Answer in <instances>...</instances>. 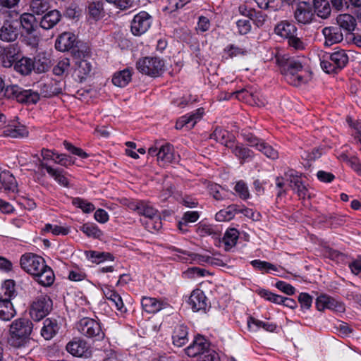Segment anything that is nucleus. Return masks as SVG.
<instances>
[{"mask_svg":"<svg viewBox=\"0 0 361 361\" xmlns=\"http://www.w3.org/2000/svg\"><path fill=\"white\" fill-rule=\"evenodd\" d=\"M21 268L32 275L35 281L44 287L50 286L55 280L52 269L49 267L43 257L28 252L23 255L20 259Z\"/></svg>","mask_w":361,"mask_h":361,"instance_id":"nucleus-1","label":"nucleus"},{"mask_svg":"<svg viewBox=\"0 0 361 361\" xmlns=\"http://www.w3.org/2000/svg\"><path fill=\"white\" fill-rule=\"evenodd\" d=\"M277 61L280 71L288 84L298 87L307 82L305 70V58L283 56Z\"/></svg>","mask_w":361,"mask_h":361,"instance_id":"nucleus-2","label":"nucleus"},{"mask_svg":"<svg viewBox=\"0 0 361 361\" xmlns=\"http://www.w3.org/2000/svg\"><path fill=\"white\" fill-rule=\"evenodd\" d=\"M32 323L24 318L14 320L10 325L8 343L18 348H27L30 343V334L32 331Z\"/></svg>","mask_w":361,"mask_h":361,"instance_id":"nucleus-3","label":"nucleus"},{"mask_svg":"<svg viewBox=\"0 0 361 361\" xmlns=\"http://www.w3.org/2000/svg\"><path fill=\"white\" fill-rule=\"evenodd\" d=\"M321 61L322 68L327 73H336L348 63V56L344 50L324 54Z\"/></svg>","mask_w":361,"mask_h":361,"instance_id":"nucleus-4","label":"nucleus"},{"mask_svg":"<svg viewBox=\"0 0 361 361\" xmlns=\"http://www.w3.org/2000/svg\"><path fill=\"white\" fill-rule=\"evenodd\" d=\"M129 207L132 210L136 211L140 215L149 219L147 224L148 229L153 228L155 231H159L161 228V221L158 211L149 202H134L130 204Z\"/></svg>","mask_w":361,"mask_h":361,"instance_id":"nucleus-5","label":"nucleus"},{"mask_svg":"<svg viewBox=\"0 0 361 361\" xmlns=\"http://www.w3.org/2000/svg\"><path fill=\"white\" fill-rule=\"evenodd\" d=\"M4 94L9 99H16L18 102L36 104L39 99V94L32 90H24L18 85L5 87Z\"/></svg>","mask_w":361,"mask_h":361,"instance_id":"nucleus-6","label":"nucleus"},{"mask_svg":"<svg viewBox=\"0 0 361 361\" xmlns=\"http://www.w3.org/2000/svg\"><path fill=\"white\" fill-rule=\"evenodd\" d=\"M53 302L49 296L41 295L37 297L29 310V314L32 320L39 322L44 319L52 310Z\"/></svg>","mask_w":361,"mask_h":361,"instance_id":"nucleus-7","label":"nucleus"},{"mask_svg":"<svg viewBox=\"0 0 361 361\" xmlns=\"http://www.w3.org/2000/svg\"><path fill=\"white\" fill-rule=\"evenodd\" d=\"M164 67V62L159 57H144L136 63V68L140 73L151 77L160 75Z\"/></svg>","mask_w":361,"mask_h":361,"instance_id":"nucleus-8","label":"nucleus"},{"mask_svg":"<svg viewBox=\"0 0 361 361\" xmlns=\"http://www.w3.org/2000/svg\"><path fill=\"white\" fill-rule=\"evenodd\" d=\"M77 329L83 336L95 338L97 341H100L105 336L100 323L89 317L81 319L77 324Z\"/></svg>","mask_w":361,"mask_h":361,"instance_id":"nucleus-9","label":"nucleus"},{"mask_svg":"<svg viewBox=\"0 0 361 361\" xmlns=\"http://www.w3.org/2000/svg\"><path fill=\"white\" fill-rule=\"evenodd\" d=\"M244 140L251 147H255L262 152L267 157L271 159L279 158V152L272 146L267 144L264 140L257 137L252 133L243 134Z\"/></svg>","mask_w":361,"mask_h":361,"instance_id":"nucleus-10","label":"nucleus"},{"mask_svg":"<svg viewBox=\"0 0 361 361\" xmlns=\"http://www.w3.org/2000/svg\"><path fill=\"white\" fill-rule=\"evenodd\" d=\"M152 23V17L146 11H140L131 21V32L135 36H140L149 29Z\"/></svg>","mask_w":361,"mask_h":361,"instance_id":"nucleus-11","label":"nucleus"},{"mask_svg":"<svg viewBox=\"0 0 361 361\" xmlns=\"http://www.w3.org/2000/svg\"><path fill=\"white\" fill-rule=\"evenodd\" d=\"M20 35L17 20H6L0 27V40L5 42H15Z\"/></svg>","mask_w":361,"mask_h":361,"instance_id":"nucleus-12","label":"nucleus"},{"mask_svg":"<svg viewBox=\"0 0 361 361\" xmlns=\"http://www.w3.org/2000/svg\"><path fill=\"white\" fill-rule=\"evenodd\" d=\"M314 17V12L309 2L300 1L294 11V18L295 20L300 24H310Z\"/></svg>","mask_w":361,"mask_h":361,"instance_id":"nucleus-13","label":"nucleus"},{"mask_svg":"<svg viewBox=\"0 0 361 361\" xmlns=\"http://www.w3.org/2000/svg\"><path fill=\"white\" fill-rule=\"evenodd\" d=\"M76 36L69 32L61 34L56 40L55 48L60 51L72 50V53L80 51L77 46Z\"/></svg>","mask_w":361,"mask_h":361,"instance_id":"nucleus-14","label":"nucleus"},{"mask_svg":"<svg viewBox=\"0 0 361 361\" xmlns=\"http://www.w3.org/2000/svg\"><path fill=\"white\" fill-rule=\"evenodd\" d=\"M86 55V51L82 50L73 52L75 66V71L77 73L80 81L85 79L92 70L91 63L85 59Z\"/></svg>","mask_w":361,"mask_h":361,"instance_id":"nucleus-15","label":"nucleus"},{"mask_svg":"<svg viewBox=\"0 0 361 361\" xmlns=\"http://www.w3.org/2000/svg\"><path fill=\"white\" fill-rule=\"evenodd\" d=\"M188 303L194 312L205 311L209 306L208 299L200 289H195L191 293Z\"/></svg>","mask_w":361,"mask_h":361,"instance_id":"nucleus-16","label":"nucleus"},{"mask_svg":"<svg viewBox=\"0 0 361 361\" xmlns=\"http://www.w3.org/2000/svg\"><path fill=\"white\" fill-rule=\"evenodd\" d=\"M210 346L209 341L202 336L195 338L192 343L185 348V353L189 357H195L206 353Z\"/></svg>","mask_w":361,"mask_h":361,"instance_id":"nucleus-17","label":"nucleus"},{"mask_svg":"<svg viewBox=\"0 0 361 361\" xmlns=\"http://www.w3.org/2000/svg\"><path fill=\"white\" fill-rule=\"evenodd\" d=\"M66 350L73 356L87 357L90 355L91 350L87 342L82 339L74 340L66 345Z\"/></svg>","mask_w":361,"mask_h":361,"instance_id":"nucleus-18","label":"nucleus"},{"mask_svg":"<svg viewBox=\"0 0 361 361\" xmlns=\"http://www.w3.org/2000/svg\"><path fill=\"white\" fill-rule=\"evenodd\" d=\"M204 111L202 109H198L195 112L186 114L181 116L176 123V128L180 130L183 128L188 130L191 129L195 126L196 123L200 120L203 115Z\"/></svg>","mask_w":361,"mask_h":361,"instance_id":"nucleus-19","label":"nucleus"},{"mask_svg":"<svg viewBox=\"0 0 361 361\" xmlns=\"http://www.w3.org/2000/svg\"><path fill=\"white\" fill-rule=\"evenodd\" d=\"M18 21L19 28L21 27L27 35H31L34 33L39 25L38 20L32 13H23L20 15Z\"/></svg>","mask_w":361,"mask_h":361,"instance_id":"nucleus-20","label":"nucleus"},{"mask_svg":"<svg viewBox=\"0 0 361 361\" xmlns=\"http://www.w3.org/2000/svg\"><path fill=\"white\" fill-rule=\"evenodd\" d=\"M62 16L61 13L56 10L48 11L40 18L39 25L44 30H50L56 26L61 20Z\"/></svg>","mask_w":361,"mask_h":361,"instance_id":"nucleus-21","label":"nucleus"},{"mask_svg":"<svg viewBox=\"0 0 361 361\" xmlns=\"http://www.w3.org/2000/svg\"><path fill=\"white\" fill-rule=\"evenodd\" d=\"M2 134L5 137L22 138L28 135V130L25 126L13 122L3 128Z\"/></svg>","mask_w":361,"mask_h":361,"instance_id":"nucleus-22","label":"nucleus"},{"mask_svg":"<svg viewBox=\"0 0 361 361\" xmlns=\"http://www.w3.org/2000/svg\"><path fill=\"white\" fill-rule=\"evenodd\" d=\"M322 33L325 37L324 45L328 47L339 43L343 39L341 27L338 26L326 27L322 30Z\"/></svg>","mask_w":361,"mask_h":361,"instance_id":"nucleus-23","label":"nucleus"},{"mask_svg":"<svg viewBox=\"0 0 361 361\" xmlns=\"http://www.w3.org/2000/svg\"><path fill=\"white\" fill-rule=\"evenodd\" d=\"M59 329L60 325L56 319L47 318L43 322L40 334L45 340H50L58 334Z\"/></svg>","mask_w":361,"mask_h":361,"instance_id":"nucleus-24","label":"nucleus"},{"mask_svg":"<svg viewBox=\"0 0 361 361\" xmlns=\"http://www.w3.org/2000/svg\"><path fill=\"white\" fill-rule=\"evenodd\" d=\"M177 252L181 253L186 257H180L181 261L188 262V260H197L201 262H207L208 264H211L212 265L216 266H222L224 264L223 262L220 259L208 257V256H202L194 253H190L185 250H182L180 249H176Z\"/></svg>","mask_w":361,"mask_h":361,"instance_id":"nucleus-25","label":"nucleus"},{"mask_svg":"<svg viewBox=\"0 0 361 361\" xmlns=\"http://www.w3.org/2000/svg\"><path fill=\"white\" fill-rule=\"evenodd\" d=\"M142 309L147 313L154 314L168 306L167 302L151 297H143L141 300Z\"/></svg>","mask_w":361,"mask_h":361,"instance_id":"nucleus-26","label":"nucleus"},{"mask_svg":"<svg viewBox=\"0 0 361 361\" xmlns=\"http://www.w3.org/2000/svg\"><path fill=\"white\" fill-rule=\"evenodd\" d=\"M316 307L319 311H322L324 309L341 310L343 305L338 304L333 298L322 294L317 297L316 300Z\"/></svg>","mask_w":361,"mask_h":361,"instance_id":"nucleus-27","label":"nucleus"},{"mask_svg":"<svg viewBox=\"0 0 361 361\" xmlns=\"http://www.w3.org/2000/svg\"><path fill=\"white\" fill-rule=\"evenodd\" d=\"M18 184L15 177L8 171L0 173V190L6 192L17 191Z\"/></svg>","mask_w":361,"mask_h":361,"instance_id":"nucleus-28","label":"nucleus"},{"mask_svg":"<svg viewBox=\"0 0 361 361\" xmlns=\"http://www.w3.org/2000/svg\"><path fill=\"white\" fill-rule=\"evenodd\" d=\"M86 13L90 18L98 20L105 15L104 4L100 1H91L87 3Z\"/></svg>","mask_w":361,"mask_h":361,"instance_id":"nucleus-29","label":"nucleus"},{"mask_svg":"<svg viewBox=\"0 0 361 361\" xmlns=\"http://www.w3.org/2000/svg\"><path fill=\"white\" fill-rule=\"evenodd\" d=\"M176 161L173 146L169 143L161 144L160 149L158 152V161L161 162L162 165H165Z\"/></svg>","mask_w":361,"mask_h":361,"instance_id":"nucleus-30","label":"nucleus"},{"mask_svg":"<svg viewBox=\"0 0 361 361\" xmlns=\"http://www.w3.org/2000/svg\"><path fill=\"white\" fill-rule=\"evenodd\" d=\"M103 293L106 298L111 302V306L114 305L121 313L126 312V308L124 306L121 297L114 290L111 289L109 287H105L103 289Z\"/></svg>","mask_w":361,"mask_h":361,"instance_id":"nucleus-31","label":"nucleus"},{"mask_svg":"<svg viewBox=\"0 0 361 361\" xmlns=\"http://www.w3.org/2000/svg\"><path fill=\"white\" fill-rule=\"evenodd\" d=\"M188 329L183 324L178 325L175 327L173 335V343L177 347H182L188 341Z\"/></svg>","mask_w":361,"mask_h":361,"instance_id":"nucleus-32","label":"nucleus"},{"mask_svg":"<svg viewBox=\"0 0 361 361\" xmlns=\"http://www.w3.org/2000/svg\"><path fill=\"white\" fill-rule=\"evenodd\" d=\"M275 33L281 37L288 39L293 35L296 34L297 27L288 20H282L274 28Z\"/></svg>","mask_w":361,"mask_h":361,"instance_id":"nucleus-33","label":"nucleus"},{"mask_svg":"<svg viewBox=\"0 0 361 361\" xmlns=\"http://www.w3.org/2000/svg\"><path fill=\"white\" fill-rule=\"evenodd\" d=\"M16 314V310L11 300L8 298H0V319L10 321Z\"/></svg>","mask_w":361,"mask_h":361,"instance_id":"nucleus-34","label":"nucleus"},{"mask_svg":"<svg viewBox=\"0 0 361 361\" xmlns=\"http://www.w3.org/2000/svg\"><path fill=\"white\" fill-rule=\"evenodd\" d=\"M32 59L28 57L16 58L14 61V70L22 75H28L33 71Z\"/></svg>","mask_w":361,"mask_h":361,"instance_id":"nucleus-35","label":"nucleus"},{"mask_svg":"<svg viewBox=\"0 0 361 361\" xmlns=\"http://www.w3.org/2000/svg\"><path fill=\"white\" fill-rule=\"evenodd\" d=\"M230 145L228 143H226V146L228 148L231 149L232 152L239 159L245 160L248 158H251L252 157V152L243 146L242 144H234V142H230Z\"/></svg>","mask_w":361,"mask_h":361,"instance_id":"nucleus-36","label":"nucleus"},{"mask_svg":"<svg viewBox=\"0 0 361 361\" xmlns=\"http://www.w3.org/2000/svg\"><path fill=\"white\" fill-rule=\"evenodd\" d=\"M132 72L129 68L116 73L112 78V82L116 86L123 87L131 80Z\"/></svg>","mask_w":361,"mask_h":361,"instance_id":"nucleus-37","label":"nucleus"},{"mask_svg":"<svg viewBox=\"0 0 361 361\" xmlns=\"http://www.w3.org/2000/svg\"><path fill=\"white\" fill-rule=\"evenodd\" d=\"M338 27L343 30L351 32L353 31L356 26L355 18L350 14H341L336 18Z\"/></svg>","mask_w":361,"mask_h":361,"instance_id":"nucleus-38","label":"nucleus"},{"mask_svg":"<svg viewBox=\"0 0 361 361\" xmlns=\"http://www.w3.org/2000/svg\"><path fill=\"white\" fill-rule=\"evenodd\" d=\"M237 213H238V206L231 204L217 212L215 219L218 221H228L233 219Z\"/></svg>","mask_w":361,"mask_h":361,"instance_id":"nucleus-39","label":"nucleus"},{"mask_svg":"<svg viewBox=\"0 0 361 361\" xmlns=\"http://www.w3.org/2000/svg\"><path fill=\"white\" fill-rule=\"evenodd\" d=\"M314 12L322 18L326 19L331 14V6L328 0H313Z\"/></svg>","mask_w":361,"mask_h":361,"instance_id":"nucleus-40","label":"nucleus"},{"mask_svg":"<svg viewBox=\"0 0 361 361\" xmlns=\"http://www.w3.org/2000/svg\"><path fill=\"white\" fill-rule=\"evenodd\" d=\"M50 8L49 0H32L30 2V10L32 14L42 15Z\"/></svg>","mask_w":361,"mask_h":361,"instance_id":"nucleus-41","label":"nucleus"},{"mask_svg":"<svg viewBox=\"0 0 361 361\" xmlns=\"http://www.w3.org/2000/svg\"><path fill=\"white\" fill-rule=\"evenodd\" d=\"M80 230L90 238L100 239L103 235V232L93 223L82 224L80 227Z\"/></svg>","mask_w":361,"mask_h":361,"instance_id":"nucleus-42","label":"nucleus"},{"mask_svg":"<svg viewBox=\"0 0 361 361\" xmlns=\"http://www.w3.org/2000/svg\"><path fill=\"white\" fill-rule=\"evenodd\" d=\"M239 232L235 228L228 229L223 238V242L225 244L226 250H228L233 247L238 239Z\"/></svg>","mask_w":361,"mask_h":361,"instance_id":"nucleus-43","label":"nucleus"},{"mask_svg":"<svg viewBox=\"0 0 361 361\" xmlns=\"http://www.w3.org/2000/svg\"><path fill=\"white\" fill-rule=\"evenodd\" d=\"M250 264L252 266L259 271H264L269 272L270 271H277L278 267L275 265L265 261H261L259 259H255L251 261Z\"/></svg>","mask_w":361,"mask_h":361,"instance_id":"nucleus-44","label":"nucleus"},{"mask_svg":"<svg viewBox=\"0 0 361 361\" xmlns=\"http://www.w3.org/2000/svg\"><path fill=\"white\" fill-rule=\"evenodd\" d=\"M72 204L80 208L85 213H90L95 209L94 204L80 197H75L72 200Z\"/></svg>","mask_w":361,"mask_h":361,"instance_id":"nucleus-45","label":"nucleus"},{"mask_svg":"<svg viewBox=\"0 0 361 361\" xmlns=\"http://www.w3.org/2000/svg\"><path fill=\"white\" fill-rule=\"evenodd\" d=\"M33 71L37 73H44L49 68V62L45 58L37 57L32 59Z\"/></svg>","mask_w":361,"mask_h":361,"instance_id":"nucleus-46","label":"nucleus"},{"mask_svg":"<svg viewBox=\"0 0 361 361\" xmlns=\"http://www.w3.org/2000/svg\"><path fill=\"white\" fill-rule=\"evenodd\" d=\"M59 185L63 187L69 186V181L66 173L61 169H56L50 175Z\"/></svg>","mask_w":361,"mask_h":361,"instance_id":"nucleus-47","label":"nucleus"},{"mask_svg":"<svg viewBox=\"0 0 361 361\" xmlns=\"http://www.w3.org/2000/svg\"><path fill=\"white\" fill-rule=\"evenodd\" d=\"M258 294L267 300L275 304L282 305L283 297L281 295H276L265 289L259 290Z\"/></svg>","mask_w":361,"mask_h":361,"instance_id":"nucleus-48","label":"nucleus"},{"mask_svg":"<svg viewBox=\"0 0 361 361\" xmlns=\"http://www.w3.org/2000/svg\"><path fill=\"white\" fill-rule=\"evenodd\" d=\"M70 67V61L67 58H64L59 61L54 67L53 73L54 75L61 76L68 73Z\"/></svg>","mask_w":361,"mask_h":361,"instance_id":"nucleus-49","label":"nucleus"},{"mask_svg":"<svg viewBox=\"0 0 361 361\" xmlns=\"http://www.w3.org/2000/svg\"><path fill=\"white\" fill-rule=\"evenodd\" d=\"M224 51L230 58L236 57L240 55L243 56L247 54V51L245 49L235 44L227 45L224 48Z\"/></svg>","mask_w":361,"mask_h":361,"instance_id":"nucleus-50","label":"nucleus"},{"mask_svg":"<svg viewBox=\"0 0 361 361\" xmlns=\"http://www.w3.org/2000/svg\"><path fill=\"white\" fill-rule=\"evenodd\" d=\"M238 11L241 15L250 20H253L255 18H263L261 12H257L255 9L248 8L245 4L240 5L238 7Z\"/></svg>","mask_w":361,"mask_h":361,"instance_id":"nucleus-51","label":"nucleus"},{"mask_svg":"<svg viewBox=\"0 0 361 361\" xmlns=\"http://www.w3.org/2000/svg\"><path fill=\"white\" fill-rule=\"evenodd\" d=\"M228 135V132L224 129H222L220 127H216L215 130H214L213 133L211 135V138L214 139L217 142L224 144L226 145V143H228L230 145V142H232L231 141L227 142L226 138Z\"/></svg>","mask_w":361,"mask_h":361,"instance_id":"nucleus-52","label":"nucleus"},{"mask_svg":"<svg viewBox=\"0 0 361 361\" xmlns=\"http://www.w3.org/2000/svg\"><path fill=\"white\" fill-rule=\"evenodd\" d=\"M40 90L44 97H51L59 92L52 82L40 84Z\"/></svg>","mask_w":361,"mask_h":361,"instance_id":"nucleus-53","label":"nucleus"},{"mask_svg":"<svg viewBox=\"0 0 361 361\" xmlns=\"http://www.w3.org/2000/svg\"><path fill=\"white\" fill-rule=\"evenodd\" d=\"M234 189L241 199L246 200L250 197L248 188L244 181H238Z\"/></svg>","mask_w":361,"mask_h":361,"instance_id":"nucleus-54","label":"nucleus"},{"mask_svg":"<svg viewBox=\"0 0 361 361\" xmlns=\"http://www.w3.org/2000/svg\"><path fill=\"white\" fill-rule=\"evenodd\" d=\"M209 192L216 200L224 199L222 194L223 188L216 183H209L207 186Z\"/></svg>","mask_w":361,"mask_h":361,"instance_id":"nucleus-55","label":"nucleus"},{"mask_svg":"<svg viewBox=\"0 0 361 361\" xmlns=\"http://www.w3.org/2000/svg\"><path fill=\"white\" fill-rule=\"evenodd\" d=\"M2 289L5 298L11 300V298L15 295V283L13 280H6L4 281Z\"/></svg>","mask_w":361,"mask_h":361,"instance_id":"nucleus-56","label":"nucleus"},{"mask_svg":"<svg viewBox=\"0 0 361 361\" xmlns=\"http://www.w3.org/2000/svg\"><path fill=\"white\" fill-rule=\"evenodd\" d=\"M63 146L71 153L77 155L82 159H86L89 157L88 154L81 148L73 146L71 143L67 142L66 140L63 141Z\"/></svg>","mask_w":361,"mask_h":361,"instance_id":"nucleus-57","label":"nucleus"},{"mask_svg":"<svg viewBox=\"0 0 361 361\" xmlns=\"http://www.w3.org/2000/svg\"><path fill=\"white\" fill-rule=\"evenodd\" d=\"M44 231L47 232H51L54 235H67L69 233V230L67 228L62 227L57 225H51L49 224H47L45 225L44 227Z\"/></svg>","mask_w":361,"mask_h":361,"instance_id":"nucleus-58","label":"nucleus"},{"mask_svg":"<svg viewBox=\"0 0 361 361\" xmlns=\"http://www.w3.org/2000/svg\"><path fill=\"white\" fill-rule=\"evenodd\" d=\"M285 175L288 181L290 183V187L292 188V190L302 183L299 176L293 170L288 171L286 173Z\"/></svg>","mask_w":361,"mask_h":361,"instance_id":"nucleus-59","label":"nucleus"},{"mask_svg":"<svg viewBox=\"0 0 361 361\" xmlns=\"http://www.w3.org/2000/svg\"><path fill=\"white\" fill-rule=\"evenodd\" d=\"M287 39L288 45L295 50H302L305 47V43L300 38L297 37V33L293 35Z\"/></svg>","mask_w":361,"mask_h":361,"instance_id":"nucleus-60","label":"nucleus"},{"mask_svg":"<svg viewBox=\"0 0 361 361\" xmlns=\"http://www.w3.org/2000/svg\"><path fill=\"white\" fill-rule=\"evenodd\" d=\"M54 161L65 167L74 164V161L72 158L66 154L57 153L56 159H54Z\"/></svg>","mask_w":361,"mask_h":361,"instance_id":"nucleus-61","label":"nucleus"},{"mask_svg":"<svg viewBox=\"0 0 361 361\" xmlns=\"http://www.w3.org/2000/svg\"><path fill=\"white\" fill-rule=\"evenodd\" d=\"M275 286L288 295H292L295 292V288L292 285L283 281L276 282Z\"/></svg>","mask_w":361,"mask_h":361,"instance_id":"nucleus-62","label":"nucleus"},{"mask_svg":"<svg viewBox=\"0 0 361 361\" xmlns=\"http://www.w3.org/2000/svg\"><path fill=\"white\" fill-rule=\"evenodd\" d=\"M251 104L257 106H264L267 103L264 97H263L259 92L255 91L253 94H250Z\"/></svg>","mask_w":361,"mask_h":361,"instance_id":"nucleus-63","label":"nucleus"},{"mask_svg":"<svg viewBox=\"0 0 361 361\" xmlns=\"http://www.w3.org/2000/svg\"><path fill=\"white\" fill-rule=\"evenodd\" d=\"M238 32L240 35H246L251 30V24L250 20L242 19L238 20L236 23Z\"/></svg>","mask_w":361,"mask_h":361,"instance_id":"nucleus-64","label":"nucleus"}]
</instances>
